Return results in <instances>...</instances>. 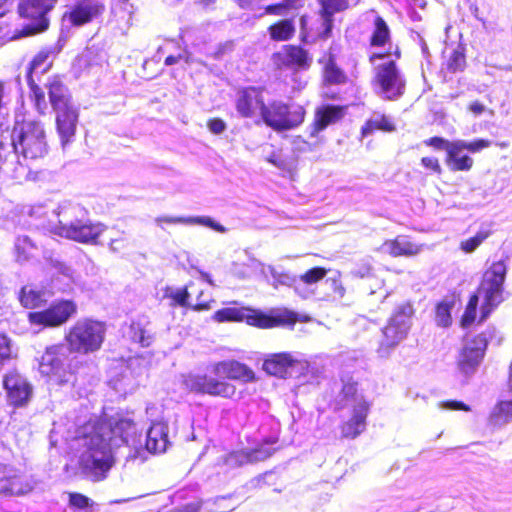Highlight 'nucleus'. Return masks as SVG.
<instances>
[{
  "label": "nucleus",
  "mask_w": 512,
  "mask_h": 512,
  "mask_svg": "<svg viewBox=\"0 0 512 512\" xmlns=\"http://www.w3.org/2000/svg\"><path fill=\"white\" fill-rule=\"evenodd\" d=\"M227 380L251 383L256 381V375L245 363L229 359L215 362L205 373L187 375L184 378V385L190 392L196 394L233 399L237 394V388Z\"/></svg>",
  "instance_id": "obj_1"
},
{
  "label": "nucleus",
  "mask_w": 512,
  "mask_h": 512,
  "mask_svg": "<svg viewBox=\"0 0 512 512\" xmlns=\"http://www.w3.org/2000/svg\"><path fill=\"white\" fill-rule=\"evenodd\" d=\"M332 406L334 411L348 408L347 417L338 425L341 439L354 440L366 431L372 403L361 394L356 380L351 377L342 379L341 389Z\"/></svg>",
  "instance_id": "obj_2"
},
{
  "label": "nucleus",
  "mask_w": 512,
  "mask_h": 512,
  "mask_svg": "<svg viewBox=\"0 0 512 512\" xmlns=\"http://www.w3.org/2000/svg\"><path fill=\"white\" fill-rule=\"evenodd\" d=\"M388 56H393L390 59L375 69L372 79V85L375 92L384 100L396 101L400 99L406 90V81L402 77L400 69L397 65V60L402 58V50L398 45H395L392 50L388 49L384 52H373L369 55L368 61L374 63L377 60H383Z\"/></svg>",
  "instance_id": "obj_3"
},
{
  "label": "nucleus",
  "mask_w": 512,
  "mask_h": 512,
  "mask_svg": "<svg viewBox=\"0 0 512 512\" xmlns=\"http://www.w3.org/2000/svg\"><path fill=\"white\" fill-rule=\"evenodd\" d=\"M9 139L13 150L25 158L38 159L48 153L44 124L39 120L15 122Z\"/></svg>",
  "instance_id": "obj_4"
},
{
  "label": "nucleus",
  "mask_w": 512,
  "mask_h": 512,
  "mask_svg": "<svg viewBox=\"0 0 512 512\" xmlns=\"http://www.w3.org/2000/svg\"><path fill=\"white\" fill-rule=\"evenodd\" d=\"M507 259L508 256L503 260L493 262L482 276L476 290V293L483 297L478 324L486 321L497 306L504 301L503 292L507 274Z\"/></svg>",
  "instance_id": "obj_5"
},
{
  "label": "nucleus",
  "mask_w": 512,
  "mask_h": 512,
  "mask_svg": "<svg viewBox=\"0 0 512 512\" xmlns=\"http://www.w3.org/2000/svg\"><path fill=\"white\" fill-rule=\"evenodd\" d=\"M83 439L86 451L80 459L81 471L93 482L103 481L114 465L112 449L86 430L83 432Z\"/></svg>",
  "instance_id": "obj_6"
},
{
  "label": "nucleus",
  "mask_w": 512,
  "mask_h": 512,
  "mask_svg": "<svg viewBox=\"0 0 512 512\" xmlns=\"http://www.w3.org/2000/svg\"><path fill=\"white\" fill-rule=\"evenodd\" d=\"M106 334L104 323L84 318L76 321L64 334L70 352L90 354L101 349Z\"/></svg>",
  "instance_id": "obj_7"
},
{
  "label": "nucleus",
  "mask_w": 512,
  "mask_h": 512,
  "mask_svg": "<svg viewBox=\"0 0 512 512\" xmlns=\"http://www.w3.org/2000/svg\"><path fill=\"white\" fill-rule=\"evenodd\" d=\"M83 429L110 447L127 444L137 432L136 423L125 417L98 416L89 419Z\"/></svg>",
  "instance_id": "obj_8"
},
{
  "label": "nucleus",
  "mask_w": 512,
  "mask_h": 512,
  "mask_svg": "<svg viewBox=\"0 0 512 512\" xmlns=\"http://www.w3.org/2000/svg\"><path fill=\"white\" fill-rule=\"evenodd\" d=\"M305 117L304 105L272 100L263 111L262 121L274 131L282 132L297 128L304 122Z\"/></svg>",
  "instance_id": "obj_9"
},
{
  "label": "nucleus",
  "mask_w": 512,
  "mask_h": 512,
  "mask_svg": "<svg viewBox=\"0 0 512 512\" xmlns=\"http://www.w3.org/2000/svg\"><path fill=\"white\" fill-rule=\"evenodd\" d=\"M51 50L44 48L38 51L26 67V81L29 87V97L39 114H45L47 101L45 92L39 85L41 75L52 68Z\"/></svg>",
  "instance_id": "obj_10"
},
{
  "label": "nucleus",
  "mask_w": 512,
  "mask_h": 512,
  "mask_svg": "<svg viewBox=\"0 0 512 512\" xmlns=\"http://www.w3.org/2000/svg\"><path fill=\"white\" fill-rule=\"evenodd\" d=\"M58 0H19L17 14L28 21V34L45 32L50 26L49 14L54 10Z\"/></svg>",
  "instance_id": "obj_11"
},
{
  "label": "nucleus",
  "mask_w": 512,
  "mask_h": 512,
  "mask_svg": "<svg viewBox=\"0 0 512 512\" xmlns=\"http://www.w3.org/2000/svg\"><path fill=\"white\" fill-rule=\"evenodd\" d=\"M78 307L71 299H59L53 301L47 308L30 312L28 321L32 325L56 328L66 324L77 314Z\"/></svg>",
  "instance_id": "obj_12"
},
{
  "label": "nucleus",
  "mask_w": 512,
  "mask_h": 512,
  "mask_svg": "<svg viewBox=\"0 0 512 512\" xmlns=\"http://www.w3.org/2000/svg\"><path fill=\"white\" fill-rule=\"evenodd\" d=\"M66 357L62 344L47 347L39 363L40 373L56 385L67 384L75 371H70L65 367Z\"/></svg>",
  "instance_id": "obj_13"
},
{
  "label": "nucleus",
  "mask_w": 512,
  "mask_h": 512,
  "mask_svg": "<svg viewBox=\"0 0 512 512\" xmlns=\"http://www.w3.org/2000/svg\"><path fill=\"white\" fill-rule=\"evenodd\" d=\"M59 235L81 244L102 245L101 236L108 227L100 222L76 219L58 227Z\"/></svg>",
  "instance_id": "obj_14"
},
{
  "label": "nucleus",
  "mask_w": 512,
  "mask_h": 512,
  "mask_svg": "<svg viewBox=\"0 0 512 512\" xmlns=\"http://www.w3.org/2000/svg\"><path fill=\"white\" fill-rule=\"evenodd\" d=\"M203 289L200 284L190 281L184 287L175 289L167 286L163 289V297L169 300L173 308L182 307L194 311H204L210 308L209 302L202 299Z\"/></svg>",
  "instance_id": "obj_15"
},
{
  "label": "nucleus",
  "mask_w": 512,
  "mask_h": 512,
  "mask_svg": "<svg viewBox=\"0 0 512 512\" xmlns=\"http://www.w3.org/2000/svg\"><path fill=\"white\" fill-rule=\"evenodd\" d=\"M244 322L258 329H272L281 326H294L298 315L288 309H272L264 312L260 309L246 307Z\"/></svg>",
  "instance_id": "obj_16"
},
{
  "label": "nucleus",
  "mask_w": 512,
  "mask_h": 512,
  "mask_svg": "<svg viewBox=\"0 0 512 512\" xmlns=\"http://www.w3.org/2000/svg\"><path fill=\"white\" fill-rule=\"evenodd\" d=\"M263 88L257 86H245L236 91L234 106L238 115L245 119H253L257 115L263 118L266 101Z\"/></svg>",
  "instance_id": "obj_17"
},
{
  "label": "nucleus",
  "mask_w": 512,
  "mask_h": 512,
  "mask_svg": "<svg viewBox=\"0 0 512 512\" xmlns=\"http://www.w3.org/2000/svg\"><path fill=\"white\" fill-rule=\"evenodd\" d=\"M272 61L278 69L308 70L312 56L301 45L286 44L281 51L272 54Z\"/></svg>",
  "instance_id": "obj_18"
},
{
  "label": "nucleus",
  "mask_w": 512,
  "mask_h": 512,
  "mask_svg": "<svg viewBox=\"0 0 512 512\" xmlns=\"http://www.w3.org/2000/svg\"><path fill=\"white\" fill-rule=\"evenodd\" d=\"M3 387L6 390L7 399L13 407L26 405L32 395L31 385L17 371H9L4 375Z\"/></svg>",
  "instance_id": "obj_19"
},
{
  "label": "nucleus",
  "mask_w": 512,
  "mask_h": 512,
  "mask_svg": "<svg viewBox=\"0 0 512 512\" xmlns=\"http://www.w3.org/2000/svg\"><path fill=\"white\" fill-rule=\"evenodd\" d=\"M346 105L324 104L317 107L314 111V117L311 123V137H317L328 126L340 122L346 115Z\"/></svg>",
  "instance_id": "obj_20"
},
{
  "label": "nucleus",
  "mask_w": 512,
  "mask_h": 512,
  "mask_svg": "<svg viewBox=\"0 0 512 512\" xmlns=\"http://www.w3.org/2000/svg\"><path fill=\"white\" fill-rule=\"evenodd\" d=\"M104 11L105 5L101 1L80 0L64 14V17L72 26H83L102 15Z\"/></svg>",
  "instance_id": "obj_21"
},
{
  "label": "nucleus",
  "mask_w": 512,
  "mask_h": 512,
  "mask_svg": "<svg viewBox=\"0 0 512 512\" xmlns=\"http://www.w3.org/2000/svg\"><path fill=\"white\" fill-rule=\"evenodd\" d=\"M321 64V85L340 86L349 82L347 73L338 65L336 56L329 52L318 60Z\"/></svg>",
  "instance_id": "obj_22"
},
{
  "label": "nucleus",
  "mask_w": 512,
  "mask_h": 512,
  "mask_svg": "<svg viewBox=\"0 0 512 512\" xmlns=\"http://www.w3.org/2000/svg\"><path fill=\"white\" fill-rule=\"evenodd\" d=\"M56 131L60 137L61 144L65 146L75 136L79 112L76 106L62 109L55 112Z\"/></svg>",
  "instance_id": "obj_23"
},
{
  "label": "nucleus",
  "mask_w": 512,
  "mask_h": 512,
  "mask_svg": "<svg viewBox=\"0 0 512 512\" xmlns=\"http://www.w3.org/2000/svg\"><path fill=\"white\" fill-rule=\"evenodd\" d=\"M49 103L54 112L75 106L68 87L59 75H53L45 84Z\"/></svg>",
  "instance_id": "obj_24"
},
{
  "label": "nucleus",
  "mask_w": 512,
  "mask_h": 512,
  "mask_svg": "<svg viewBox=\"0 0 512 512\" xmlns=\"http://www.w3.org/2000/svg\"><path fill=\"white\" fill-rule=\"evenodd\" d=\"M317 2L320 6L318 13L323 20V30L317 34L316 39L327 40L332 35L334 14L348 9L349 0H317Z\"/></svg>",
  "instance_id": "obj_25"
},
{
  "label": "nucleus",
  "mask_w": 512,
  "mask_h": 512,
  "mask_svg": "<svg viewBox=\"0 0 512 512\" xmlns=\"http://www.w3.org/2000/svg\"><path fill=\"white\" fill-rule=\"evenodd\" d=\"M297 363V360L289 352L273 353L263 361V370L272 376L285 378L290 368Z\"/></svg>",
  "instance_id": "obj_26"
},
{
  "label": "nucleus",
  "mask_w": 512,
  "mask_h": 512,
  "mask_svg": "<svg viewBox=\"0 0 512 512\" xmlns=\"http://www.w3.org/2000/svg\"><path fill=\"white\" fill-rule=\"evenodd\" d=\"M463 140L452 141L446 153L445 162L451 171H470L474 160L466 153Z\"/></svg>",
  "instance_id": "obj_27"
},
{
  "label": "nucleus",
  "mask_w": 512,
  "mask_h": 512,
  "mask_svg": "<svg viewBox=\"0 0 512 512\" xmlns=\"http://www.w3.org/2000/svg\"><path fill=\"white\" fill-rule=\"evenodd\" d=\"M168 426L163 422H154L147 431L145 446L152 453L165 452L169 444Z\"/></svg>",
  "instance_id": "obj_28"
},
{
  "label": "nucleus",
  "mask_w": 512,
  "mask_h": 512,
  "mask_svg": "<svg viewBox=\"0 0 512 512\" xmlns=\"http://www.w3.org/2000/svg\"><path fill=\"white\" fill-rule=\"evenodd\" d=\"M384 246L392 257H411L422 250V245L413 242L408 236L398 235L393 239L386 240Z\"/></svg>",
  "instance_id": "obj_29"
},
{
  "label": "nucleus",
  "mask_w": 512,
  "mask_h": 512,
  "mask_svg": "<svg viewBox=\"0 0 512 512\" xmlns=\"http://www.w3.org/2000/svg\"><path fill=\"white\" fill-rule=\"evenodd\" d=\"M507 389L512 394V358L508 368ZM490 421L494 425H502L512 421V398L498 401L490 413Z\"/></svg>",
  "instance_id": "obj_30"
},
{
  "label": "nucleus",
  "mask_w": 512,
  "mask_h": 512,
  "mask_svg": "<svg viewBox=\"0 0 512 512\" xmlns=\"http://www.w3.org/2000/svg\"><path fill=\"white\" fill-rule=\"evenodd\" d=\"M392 33L386 20L376 15L373 19V27L368 39L371 48H384L391 44Z\"/></svg>",
  "instance_id": "obj_31"
},
{
  "label": "nucleus",
  "mask_w": 512,
  "mask_h": 512,
  "mask_svg": "<svg viewBox=\"0 0 512 512\" xmlns=\"http://www.w3.org/2000/svg\"><path fill=\"white\" fill-rule=\"evenodd\" d=\"M408 328L388 321L382 330L383 337L380 342V350L388 352L390 349L396 347L408 334Z\"/></svg>",
  "instance_id": "obj_32"
},
{
  "label": "nucleus",
  "mask_w": 512,
  "mask_h": 512,
  "mask_svg": "<svg viewBox=\"0 0 512 512\" xmlns=\"http://www.w3.org/2000/svg\"><path fill=\"white\" fill-rule=\"evenodd\" d=\"M377 131L392 133L396 131V125L386 114L376 113L373 118L367 119L362 125L360 135L362 138H365Z\"/></svg>",
  "instance_id": "obj_33"
},
{
  "label": "nucleus",
  "mask_w": 512,
  "mask_h": 512,
  "mask_svg": "<svg viewBox=\"0 0 512 512\" xmlns=\"http://www.w3.org/2000/svg\"><path fill=\"white\" fill-rule=\"evenodd\" d=\"M267 33L271 41L287 42L296 33V27L292 18L279 19L267 27Z\"/></svg>",
  "instance_id": "obj_34"
},
{
  "label": "nucleus",
  "mask_w": 512,
  "mask_h": 512,
  "mask_svg": "<svg viewBox=\"0 0 512 512\" xmlns=\"http://www.w3.org/2000/svg\"><path fill=\"white\" fill-rule=\"evenodd\" d=\"M20 304L26 309H38L46 305L45 292L34 285H25L19 292Z\"/></svg>",
  "instance_id": "obj_35"
},
{
  "label": "nucleus",
  "mask_w": 512,
  "mask_h": 512,
  "mask_svg": "<svg viewBox=\"0 0 512 512\" xmlns=\"http://www.w3.org/2000/svg\"><path fill=\"white\" fill-rule=\"evenodd\" d=\"M483 357L484 354L472 349V347L464 345L457 361L458 368L464 374H470L474 372Z\"/></svg>",
  "instance_id": "obj_36"
},
{
  "label": "nucleus",
  "mask_w": 512,
  "mask_h": 512,
  "mask_svg": "<svg viewBox=\"0 0 512 512\" xmlns=\"http://www.w3.org/2000/svg\"><path fill=\"white\" fill-rule=\"evenodd\" d=\"M232 306L223 307L213 314L216 322H244L246 306H239L237 302H232Z\"/></svg>",
  "instance_id": "obj_37"
},
{
  "label": "nucleus",
  "mask_w": 512,
  "mask_h": 512,
  "mask_svg": "<svg viewBox=\"0 0 512 512\" xmlns=\"http://www.w3.org/2000/svg\"><path fill=\"white\" fill-rule=\"evenodd\" d=\"M466 67V48L465 45L460 43L449 55L445 63V69L448 73L456 74L463 72Z\"/></svg>",
  "instance_id": "obj_38"
},
{
  "label": "nucleus",
  "mask_w": 512,
  "mask_h": 512,
  "mask_svg": "<svg viewBox=\"0 0 512 512\" xmlns=\"http://www.w3.org/2000/svg\"><path fill=\"white\" fill-rule=\"evenodd\" d=\"M479 295L474 292L469 296L464 312L460 317L459 324L462 328L467 329L474 323H478L477 309L479 306Z\"/></svg>",
  "instance_id": "obj_39"
},
{
  "label": "nucleus",
  "mask_w": 512,
  "mask_h": 512,
  "mask_svg": "<svg viewBox=\"0 0 512 512\" xmlns=\"http://www.w3.org/2000/svg\"><path fill=\"white\" fill-rule=\"evenodd\" d=\"M304 7L303 0H282L278 3H272L264 8V13L272 16H284L290 11L298 10Z\"/></svg>",
  "instance_id": "obj_40"
},
{
  "label": "nucleus",
  "mask_w": 512,
  "mask_h": 512,
  "mask_svg": "<svg viewBox=\"0 0 512 512\" xmlns=\"http://www.w3.org/2000/svg\"><path fill=\"white\" fill-rule=\"evenodd\" d=\"M413 315L414 309L412 304L410 302H403L396 306L389 320L409 329Z\"/></svg>",
  "instance_id": "obj_41"
},
{
  "label": "nucleus",
  "mask_w": 512,
  "mask_h": 512,
  "mask_svg": "<svg viewBox=\"0 0 512 512\" xmlns=\"http://www.w3.org/2000/svg\"><path fill=\"white\" fill-rule=\"evenodd\" d=\"M453 306L454 302L447 300H442L436 304L435 318L439 326L448 327L452 324L451 310Z\"/></svg>",
  "instance_id": "obj_42"
},
{
  "label": "nucleus",
  "mask_w": 512,
  "mask_h": 512,
  "mask_svg": "<svg viewBox=\"0 0 512 512\" xmlns=\"http://www.w3.org/2000/svg\"><path fill=\"white\" fill-rule=\"evenodd\" d=\"M494 337V329H488L473 335L465 345L485 354L489 340Z\"/></svg>",
  "instance_id": "obj_43"
},
{
  "label": "nucleus",
  "mask_w": 512,
  "mask_h": 512,
  "mask_svg": "<svg viewBox=\"0 0 512 512\" xmlns=\"http://www.w3.org/2000/svg\"><path fill=\"white\" fill-rule=\"evenodd\" d=\"M68 505L70 508L77 510L92 511L95 507V502L88 496L79 492L68 493Z\"/></svg>",
  "instance_id": "obj_44"
},
{
  "label": "nucleus",
  "mask_w": 512,
  "mask_h": 512,
  "mask_svg": "<svg viewBox=\"0 0 512 512\" xmlns=\"http://www.w3.org/2000/svg\"><path fill=\"white\" fill-rule=\"evenodd\" d=\"M162 221L166 222V223H186V224L198 223V224H204L208 227H211L216 231H220V232L224 231V228L219 223H215L209 217H197V218L165 217L162 219Z\"/></svg>",
  "instance_id": "obj_45"
},
{
  "label": "nucleus",
  "mask_w": 512,
  "mask_h": 512,
  "mask_svg": "<svg viewBox=\"0 0 512 512\" xmlns=\"http://www.w3.org/2000/svg\"><path fill=\"white\" fill-rule=\"evenodd\" d=\"M491 232L489 230H480L473 237L463 240L460 243V248L465 253L474 252L489 236Z\"/></svg>",
  "instance_id": "obj_46"
},
{
  "label": "nucleus",
  "mask_w": 512,
  "mask_h": 512,
  "mask_svg": "<svg viewBox=\"0 0 512 512\" xmlns=\"http://www.w3.org/2000/svg\"><path fill=\"white\" fill-rule=\"evenodd\" d=\"M328 269L316 266L308 269L303 274L299 276V279L301 282H303L306 285H313L325 278L327 275Z\"/></svg>",
  "instance_id": "obj_47"
},
{
  "label": "nucleus",
  "mask_w": 512,
  "mask_h": 512,
  "mask_svg": "<svg viewBox=\"0 0 512 512\" xmlns=\"http://www.w3.org/2000/svg\"><path fill=\"white\" fill-rule=\"evenodd\" d=\"M34 245L27 236L18 237L15 243V252L17 259L24 261L31 257V251Z\"/></svg>",
  "instance_id": "obj_48"
},
{
  "label": "nucleus",
  "mask_w": 512,
  "mask_h": 512,
  "mask_svg": "<svg viewBox=\"0 0 512 512\" xmlns=\"http://www.w3.org/2000/svg\"><path fill=\"white\" fill-rule=\"evenodd\" d=\"M113 230L114 228H108V231L110 232L108 246L112 252L119 253L127 248L128 240L125 237L124 232L116 231V233H112Z\"/></svg>",
  "instance_id": "obj_49"
},
{
  "label": "nucleus",
  "mask_w": 512,
  "mask_h": 512,
  "mask_svg": "<svg viewBox=\"0 0 512 512\" xmlns=\"http://www.w3.org/2000/svg\"><path fill=\"white\" fill-rule=\"evenodd\" d=\"M277 450L278 447H269L260 443L248 451L247 457L253 461H263L270 458Z\"/></svg>",
  "instance_id": "obj_50"
},
{
  "label": "nucleus",
  "mask_w": 512,
  "mask_h": 512,
  "mask_svg": "<svg viewBox=\"0 0 512 512\" xmlns=\"http://www.w3.org/2000/svg\"><path fill=\"white\" fill-rule=\"evenodd\" d=\"M342 275L340 272H336V274L332 277L326 278V284L329 285L332 294L334 297L338 299H342L346 294V289L342 282Z\"/></svg>",
  "instance_id": "obj_51"
},
{
  "label": "nucleus",
  "mask_w": 512,
  "mask_h": 512,
  "mask_svg": "<svg viewBox=\"0 0 512 512\" xmlns=\"http://www.w3.org/2000/svg\"><path fill=\"white\" fill-rule=\"evenodd\" d=\"M11 357V341L4 333H0V365L9 361Z\"/></svg>",
  "instance_id": "obj_52"
},
{
  "label": "nucleus",
  "mask_w": 512,
  "mask_h": 512,
  "mask_svg": "<svg viewBox=\"0 0 512 512\" xmlns=\"http://www.w3.org/2000/svg\"><path fill=\"white\" fill-rule=\"evenodd\" d=\"M421 165L430 172L440 175L442 173V167L439 159L434 156H424L421 158Z\"/></svg>",
  "instance_id": "obj_53"
},
{
  "label": "nucleus",
  "mask_w": 512,
  "mask_h": 512,
  "mask_svg": "<svg viewBox=\"0 0 512 512\" xmlns=\"http://www.w3.org/2000/svg\"><path fill=\"white\" fill-rule=\"evenodd\" d=\"M132 338L138 342L141 346L147 347L151 343V335L147 334L144 328L140 326L132 327Z\"/></svg>",
  "instance_id": "obj_54"
},
{
  "label": "nucleus",
  "mask_w": 512,
  "mask_h": 512,
  "mask_svg": "<svg viewBox=\"0 0 512 512\" xmlns=\"http://www.w3.org/2000/svg\"><path fill=\"white\" fill-rule=\"evenodd\" d=\"M452 143V141H448L442 137L439 136H433L424 141V144L426 146L432 147L436 150H442L445 149L446 153H448L449 146Z\"/></svg>",
  "instance_id": "obj_55"
},
{
  "label": "nucleus",
  "mask_w": 512,
  "mask_h": 512,
  "mask_svg": "<svg viewBox=\"0 0 512 512\" xmlns=\"http://www.w3.org/2000/svg\"><path fill=\"white\" fill-rule=\"evenodd\" d=\"M490 145L491 141L487 139H475L471 142L464 141V148L471 153L480 152L481 150L488 148Z\"/></svg>",
  "instance_id": "obj_56"
},
{
  "label": "nucleus",
  "mask_w": 512,
  "mask_h": 512,
  "mask_svg": "<svg viewBox=\"0 0 512 512\" xmlns=\"http://www.w3.org/2000/svg\"><path fill=\"white\" fill-rule=\"evenodd\" d=\"M300 23V41L304 44L311 42L309 37L311 36L312 29L308 26V15L303 14L299 19Z\"/></svg>",
  "instance_id": "obj_57"
},
{
  "label": "nucleus",
  "mask_w": 512,
  "mask_h": 512,
  "mask_svg": "<svg viewBox=\"0 0 512 512\" xmlns=\"http://www.w3.org/2000/svg\"><path fill=\"white\" fill-rule=\"evenodd\" d=\"M441 407L447 410L465 411L471 410L470 406L459 400H445L441 402Z\"/></svg>",
  "instance_id": "obj_58"
},
{
  "label": "nucleus",
  "mask_w": 512,
  "mask_h": 512,
  "mask_svg": "<svg viewBox=\"0 0 512 512\" xmlns=\"http://www.w3.org/2000/svg\"><path fill=\"white\" fill-rule=\"evenodd\" d=\"M11 177L18 182L28 180L30 178V169L27 166L18 163V166L13 169Z\"/></svg>",
  "instance_id": "obj_59"
},
{
  "label": "nucleus",
  "mask_w": 512,
  "mask_h": 512,
  "mask_svg": "<svg viewBox=\"0 0 512 512\" xmlns=\"http://www.w3.org/2000/svg\"><path fill=\"white\" fill-rule=\"evenodd\" d=\"M207 127L213 134H221L226 129V123L221 118L214 117L207 121Z\"/></svg>",
  "instance_id": "obj_60"
},
{
  "label": "nucleus",
  "mask_w": 512,
  "mask_h": 512,
  "mask_svg": "<svg viewBox=\"0 0 512 512\" xmlns=\"http://www.w3.org/2000/svg\"><path fill=\"white\" fill-rule=\"evenodd\" d=\"M467 109L469 112H471L474 116H479L481 114H483L485 111H486V107L484 104H482L480 101L478 100H475L473 102H471L468 106H467Z\"/></svg>",
  "instance_id": "obj_61"
},
{
  "label": "nucleus",
  "mask_w": 512,
  "mask_h": 512,
  "mask_svg": "<svg viewBox=\"0 0 512 512\" xmlns=\"http://www.w3.org/2000/svg\"><path fill=\"white\" fill-rule=\"evenodd\" d=\"M12 491L10 478L3 473V475L0 476V494H9L12 493Z\"/></svg>",
  "instance_id": "obj_62"
},
{
  "label": "nucleus",
  "mask_w": 512,
  "mask_h": 512,
  "mask_svg": "<svg viewBox=\"0 0 512 512\" xmlns=\"http://www.w3.org/2000/svg\"><path fill=\"white\" fill-rule=\"evenodd\" d=\"M166 512H200V506L195 503H188L181 507L172 508Z\"/></svg>",
  "instance_id": "obj_63"
},
{
  "label": "nucleus",
  "mask_w": 512,
  "mask_h": 512,
  "mask_svg": "<svg viewBox=\"0 0 512 512\" xmlns=\"http://www.w3.org/2000/svg\"><path fill=\"white\" fill-rule=\"evenodd\" d=\"M180 60H184L186 63H189L190 62V57L186 56V55H183V54H179L177 56L169 55V56H167L165 58L164 63H165V65L170 66V65L178 63Z\"/></svg>",
  "instance_id": "obj_64"
}]
</instances>
